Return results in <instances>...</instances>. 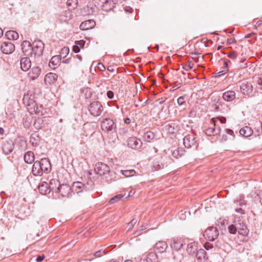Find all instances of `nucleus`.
<instances>
[{"label": "nucleus", "instance_id": "bb28decb", "mask_svg": "<svg viewBox=\"0 0 262 262\" xmlns=\"http://www.w3.org/2000/svg\"><path fill=\"white\" fill-rule=\"evenodd\" d=\"M6 37L9 40H16L18 38L19 35L17 32L15 31H8L5 33Z\"/></svg>", "mask_w": 262, "mask_h": 262}, {"label": "nucleus", "instance_id": "de8ad7c7", "mask_svg": "<svg viewBox=\"0 0 262 262\" xmlns=\"http://www.w3.org/2000/svg\"><path fill=\"white\" fill-rule=\"evenodd\" d=\"M228 56L231 59H235L237 57V54L235 52L232 51L229 54Z\"/></svg>", "mask_w": 262, "mask_h": 262}, {"label": "nucleus", "instance_id": "7c9ffc66", "mask_svg": "<svg viewBox=\"0 0 262 262\" xmlns=\"http://www.w3.org/2000/svg\"><path fill=\"white\" fill-rule=\"evenodd\" d=\"M143 138L145 141L150 142L155 138V135L151 131H148L144 134Z\"/></svg>", "mask_w": 262, "mask_h": 262}, {"label": "nucleus", "instance_id": "c85d7f7f", "mask_svg": "<svg viewBox=\"0 0 262 262\" xmlns=\"http://www.w3.org/2000/svg\"><path fill=\"white\" fill-rule=\"evenodd\" d=\"M66 4L69 10H72L77 8L78 1L77 0H68Z\"/></svg>", "mask_w": 262, "mask_h": 262}, {"label": "nucleus", "instance_id": "79ce46f5", "mask_svg": "<svg viewBox=\"0 0 262 262\" xmlns=\"http://www.w3.org/2000/svg\"><path fill=\"white\" fill-rule=\"evenodd\" d=\"M178 104L180 106H182L185 104L186 102V98L184 96H181L177 99Z\"/></svg>", "mask_w": 262, "mask_h": 262}, {"label": "nucleus", "instance_id": "052dcab7", "mask_svg": "<svg viewBox=\"0 0 262 262\" xmlns=\"http://www.w3.org/2000/svg\"><path fill=\"white\" fill-rule=\"evenodd\" d=\"M226 132L227 134H229L230 135H232L233 134V131L230 129H226Z\"/></svg>", "mask_w": 262, "mask_h": 262}, {"label": "nucleus", "instance_id": "864d4df0", "mask_svg": "<svg viewBox=\"0 0 262 262\" xmlns=\"http://www.w3.org/2000/svg\"><path fill=\"white\" fill-rule=\"evenodd\" d=\"M245 60L246 59H243L241 61V65H240V68H246L247 66V63H245Z\"/></svg>", "mask_w": 262, "mask_h": 262}, {"label": "nucleus", "instance_id": "72a5a7b5", "mask_svg": "<svg viewBox=\"0 0 262 262\" xmlns=\"http://www.w3.org/2000/svg\"><path fill=\"white\" fill-rule=\"evenodd\" d=\"M60 56H54L52 57L49 62V66L51 67V64L53 66H57L59 64L60 61Z\"/></svg>", "mask_w": 262, "mask_h": 262}, {"label": "nucleus", "instance_id": "7ed1b4c3", "mask_svg": "<svg viewBox=\"0 0 262 262\" xmlns=\"http://www.w3.org/2000/svg\"><path fill=\"white\" fill-rule=\"evenodd\" d=\"M102 129L108 133L112 134L116 130V125L113 120L105 119L101 122Z\"/></svg>", "mask_w": 262, "mask_h": 262}, {"label": "nucleus", "instance_id": "4d7b16f0", "mask_svg": "<svg viewBox=\"0 0 262 262\" xmlns=\"http://www.w3.org/2000/svg\"><path fill=\"white\" fill-rule=\"evenodd\" d=\"M45 258V256L44 255H39L37 257L36 259V261L37 262H40L42 260H43V259H44Z\"/></svg>", "mask_w": 262, "mask_h": 262}, {"label": "nucleus", "instance_id": "e2e57ef3", "mask_svg": "<svg viewBox=\"0 0 262 262\" xmlns=\"http://www.w3.org/2000/svg\"><path fill=\"white\" fill-rule=\"evenodd\" d=\"M235 211H236V212L241 213L242 214L244 213V211L242 208L236 209H235Z\"/></svg>", "mask_w": 262, "mask_h": 262}, {"label": "nucleus", "instance_id": "c03bdc74", "mask_svg": "<svg viewBox=\"0 0 262 262\" xmlns=\"http://www.w3.org/2000/svg\"><path fill=\"white\" fill-rule=\"evenodd\" d=\"M204 247L205 248V249H206L207 250H209L210 249H212L213 247V246L212 244H211L209 242H206L204 244Z\"/></svg>", "mask_w": 262, "mask_h": 262}, {"label": "nucleus", "instance_id": "aec40b11", "mask_svg": "<svg viewBox=\"0 0 262 262\" xmlns=\"http://www.w3.org/2000/svg\"><path fill=\"white\" fill-rule=\"evenodd\" d=\"M57 75L53 73H49L47 74L44 78L46 83L51 84L54 83L57 79Z\"/></svg>", "mask_w": 262, "mask_h": 262}, {"label": "nucleus", "instance_id": "6e6d98bb", "mask_svg": "<svg viewBox=\"0 0 262 262\" xmlns=\"http://www.w3.org/2000/svg\"><path fill=\"white\" fill-rule=\"evenodd\" d=\"M238 202H239V204L241 206L246 205L247 204L246 201L244 199H240L239 200Z\"/></svg>", "mask_w": 262, "mask_h": 262}, {"label": "nucleus", "instance_id": "37998d69", "mask_svg": "<svg viewBox=\"0 0 262 262\" xmlns=\"http://www.w3.org/2000/svg\"><path fill=\"white\" fill-rule=\"evenodd\" d=\"M193 63L191 61H189L187 63L185 64L184 68L186 71H189L192 68Z\"/></svg>", "mask_w": 262, "mask_h": 262}, {"label": "nucleus", "instance_id": "09e8293b", "mask_svg": "<svg viewBox=\"0 0 262 262\" xmlns=\"http://www.w3.org/2000/svg\"><path fill=\"white\" fill-rule=\"evenodd\" d=\"M257 83L259 85H262V74L259 75L257 77Z\"/></svg>", "mask_w": 262, "mask_h": 262}, {"label": "nucleus", "instance_id": "9b49d317", "mask_svg": "<svg viewBox=\"0 0 262 262\" xmlns=\"http://www.w3.org/2000/svg\"><path fill=\"white\" fill-rule=\"evenodd\" d=\"M127 144L132 149H138L141 148L142 142L140 139L136 137H130L128 140Z\"/></svg>", "mask_w": 262, "mask_h": 262}, {"label": "nucleus", "instance_id": "a19ab883", "mask_svg": "<svg viewBox=\"0 0 262 262\" xmlns=\"http://www.w3.org/2000/svg\"><path fill=\"white\" fill-rule=\"evenodd\" d=\"M229 232L232 234H235L237 231V228L236 227V225H231L228 227Z\"/></svg>", "mask_w": 262, "mask_h": 262}, {"label": "nucleus", "instance_id": "393cba45", "mask_svg": "<svg viewBox=\"0 0 262 262\" xmlns=\"http://www.w3.org/2000/svg\"><path fill=\"white\" fill-rule=\"evenodd\" d=\"M102 7L104 11H108L115 7V3L113 1L106 0L103 3Z\"/></svg>", "mask_w": 262, "mask_h": 262}, {"label": "nucleus", "instance_id": "423d86ee", "mask_svg": "<svg viewBox=\"0 0 262 262\" xmlns=\"http://www.w3.org/2000/svg\"><path fill=\"white\" fill-rule=\"evenodd\" d=\"M71 191V188L67 184L59 185L57 188H55V192L59 193L63 197L68 196Z\"/></svg>", "mask_w": 262, "mask_h": 262}, {"label": "nucleus", "instance_id": "473e14b6", "mask_svg": "<svg viewBox=\"0 0 262 262\" xmlns=\"http://www.w3.org/2000/svg\"><path fill=\"white\" fill-rule=\"evenodd\" d=\"M147 262H158V257L155 253H150L146 258Z\"/></svg>", "mask_w": 262, "mask_h": 262}, {"label": "nucleus", "instance_id": "39448f33", "mask_svg": "<svg viewBox=\"0 0 262 262\" xmlns=\"http://www.w3.org/2000/svg\"><path fill=\"white\" fill-rule=\"evenodd\" d=\"M44 43L40 40H35L32 43V51L35 56H40L42 54Z\"/></svg>", "mask_w": 262, "mask_h": 262}, {"label": "nucleus", "instance_id": "f257e3e1", "mask_svg": "<svg viewBox=\"0 0 262 262\" xmlns=\"http://www.w3.org/2000/svg\"><path fill=\"white\" fill-rule=\"evenodd\" d=\"M94 170L96 173L105 176V178H107V175L112 176L113 171L110 170V168L108 165L103 163H98L96 164Z\"/></svg>", "mask_w": 262, "mask_h": 262}, {"label": "nucleus", "instance_id": "412c9836", "mask_svg": "<svg viewBox=\"0 0 262 262\" xmlns=\"http://www.w3.org/2000/svg\"><path fill=\"white\" fill-rule=\"evenodd\" d=\"M237 228L238 233L243 236H246L248 234V230L246 226L243 223H238L236 224Z\"/></svg>", "mask_w": 262, "mask_h": 262}, {"label": "nucleus", "instance_id": "f704fd0d", "mask_svg": "<svg viewBox=\"0 0 262 262\" xmlns=\"http://www.w3.org/2000/svg\"><path fill=\"white\" fill-rule=\"evenodd\" d=\"M38 189L41 193H46L48 191V184L46 182H42L38 186Z\"/></svg>", "mask_w": 262, "mask_h": 262}, {"label": "nucleus", "instance_id": "c9c22d12", "mask_svg": "<svg viewBox=\"0 0 262 262\" xmlns=\"http://www.w3.org/2000/svg\"><path fill=\"white\" fill-rule=\"evenodd\" d=\"M121 173L126 177L133 176L136 172L134 170H124L121 171Z\"/></svg>", "mask_w": 262, "mask_h": 262}, {"label": "nucleus", "instance_id": "e433bc0d", "mask_svg": "<svg viewBox=\"0 0 262 262\" xmlns=\"http://www.w3.org/2000/svg\"><path fill=\"white\" fill-rule=\"evenodd\" d=\"M184 154V150L181 149H176L172 152V156L176 158L181 157Z\"/></svg>", "mask_w": 262, "mask_h": 262}, {"label": "nucleus", "instance_id": "0e129e2a", "mask_svg": "<svg viewBox=\"0 0 262 262\" xmlns=\"http://www.w3.org/2000/svg\"><path fill=\"white\" fill-rule=\"evenodd\" d=\"M107 70L108 71H110V72H114V67L113 66H109L108 68H107Z\"/></svg>", "mask_w": 262, "mask_h": 262}, {"label": "nucleus", "instance_id": "58836bf2", "mask_svg": "<svg viewBox=\"0 0 262 262\" xmlns=\"http://www.w3.org/2000/svg\"><path fill=\"white\" fill-rule=\"evenodd\" d=\"M59 182L57 180L52 179L50 181V187L53 190H54L55 191V188H57L56 187L57 185L59 186Z\"/></svg>", "mask_w": 262, "mask_h": 262}, {"label": "nucleus", "instance_id": "b1692460", "mask_svg": "<svg viewBox=\"0 0 262 262\" xmlns=\"http://www.w3.org/2000/svg\"><path fill=\"white\" fill-rule=\"evenodd\" d=\"M167 244L166 242L163 241H159L157 242L155 245V248L157 249L159 252H164L167 248Z\"/></svg>", "mask_w": 262, "mask_h": 262}, {"label": "nucleus", "instance_id": "9d476101", "mask_svg": "<svg viewBox=\"0 0 262 262\" xmlns=\"http://www.w3.org/2000/svg\"><path fill=\"white\" fill-rule=\"evenodd\" d=\"M39 163L40 164V168L43 172L48 173L51 170V165L49 160L48 158H42Z\"/></svg>", "mask_w": 262, "mask_h": 262}, {"label": "nucleus", "instance_id": "5fc2aeb1", "mask_svg": "<svg viewBox=\"0 0 262 262\" xmlns=\"http://www.w3.org/2000/svg\"><path fill=\"white\" fill-rule=\"evenodd\" d=\"M107 96L110 99H112L114 97V93L111 91H108L107 92Z\"/></svg>", "mask_w": 262, "mask_h": 262}, {"label": "nucleus", "instance_id": "69168bd1", "mask_svg": "<svg viewBox=\"0 0 262 262\" xmlns=\"http://www.w3.org/2000/svg\"><path fill=\"white\" fill-rule=\"evenodd\" d=\"M146 229V228L145 226H142V228L140 229L137 230L136 231V233L140 232L141 231H143Z\"/></svg>", "mask_w": 262, "mask_h": 262}, {"label": "nucleus", "instance_id": "8fccbe9b", "mask_svg": "<svg viewBox=\"0 0 262 262\" xmlns=\"http://www.w3.org/2000/svg\"><path fill=\"white\" fill-rule=\"evenodd\" d=\"M73 51L77 53L80 52V48L77 45H75L73 47Z\"/></svg>", "mask_w": 262, "mask_h": 262}, {"label": "nucleus", "instance_id": "ea45409f", "mask_svg": "<svg viewBox=\"0 0 262 262\" xmlns=\"http://www.w3.org/2000/svg\"><path fill=\"white\" fill-rule=\"evenodd\" d=\"M138 220L136 219H133L127 226V228L128 231L132 230L135 224L137 223Z\"/></svg>", "mask_w": 262, "mask_h": 262}, {"label": "nucleus", "instance_id": "a211bd4d", "mask_svg": "<svg viewBox=\"0 0 262 262\" xmlns=\"http://www.w3.org/2000/svg\"><path fill=\"white\" fill-rule=\"evenodd\" d=\"M170 246L176 250H179L183 247V243L180 239L173 238L170 241Z\"/></svg>", "mask_w": 262, "mask_h": 262}, {"label": "nucleus", "instance_id": "49530a36", "mask_svg": "<svg viewBox=\"0 0 262 262\" xmlns=\"http://www.w3.org/2000/svg\"><path fill=\"white\" fill-rule=\"evenodd\" d=\"M19 144L21 145L20 147V150H24L27 146V143L26 141H21L19 142Z\"/></svg>", "mask_w": 262, "mask_h": 262}, {"label": "nucleus", "instance_id": "13d9d810", "mask_svg": "<svg viewBox=\"0 0 262 262\" xmlns=\"http://www.w3.org/2000/svg\"><path fill=\"white\" fill-rule=\"evenodd\" d=\"M86 9H87L86 11L88 12L89 14H92L94 12V10L92 8H90L89 7H87Z\"/></svg>", "mask_w": 262, "mask_h": 262}, {"label": "nucleus", "instance_id": "cd10ccee", "mask_svg": "<svg viewBox=\"0 0 262 262\" xmlns=\"http://www.w3.org/2000/svg\"><path fill=\"white\" fill-rule=\"evenodd\" d=\"M196 250L197 247L195 243L191 242L188 244L187 251L190 255H193L195 254Z\"/></svg>", "mask_w": 262, "mask_h": 262}, {"label": "nucleus", "instance_id": "f3484780", "mask_svg": "<svg viewBox=\"0 0 262 262\" xmlns=\"http://www.w3.org/2000/svg\"><path fill=\"white\" fill-rule=\"evenodd\" d=\"M194 137L193 135H188L186 136L183 139V144L187 148H189L195 143Z\"/></svg>", "mask_w": 262, "mask_h": 262}, {"label": "nucleus", "instance_id": "f8f14e48", "mask_svg": "<svg viewBox=\"0 0 262 262\" xmlns=\"http://www.w3.org/2000/svg\"><path fill=\"white\" fill-rule=\"evenodd\" d=\"M220 131V127H216L215 124H214V122H212L211 126L205 130V134L209 136H215L219 134Z\"/></svg>", "mask_w": 262, "mask_h": 262}, {"label": "nucleus", "instance_id": "603ef678", "mask_svg": "<svg viewBox=\"0 0 262 262\" xmlns=\"http://www.w3.org/2000/svg\"><path fill=\"white\" fill-rule=\"evenodd\" d=\"M236 42V40L234 38H228L227 40V42L229 45L233 44Z\"/></svg>", "mask_w": 262, "mask_h": 262}, {"label": "nucleus", "instance_id": "20e7f679", "mask_svg": "<svg viewBox=\"0 0 262 262\" xmlns=\"http://www.w3.org/2000/svg\"><path fill=\"white\" fill-rule=\"evenodd\" d=\"M219 235V231L216 228L211 227L207 228L204 233V236L205 238L213 241Z\"/></svg>", "mask_w": 262, "mask_h": 262}, {"label": "nucleus", "instance_id": "bf43d9fd", "mask_svg": "<svg viewBox=\"0 0 262 262\" xmlns=\"http://www.w3.org/2000/svg\"><path fill=\"white\" fill-rule=\"evenodd\" d=\"M69 50L67 48H64L62 49V54L65 53V54H67L69 53Z\"/></svg>", "mask_w": 262, "mask_h": 262}, {"label": "nucleus", "instance_id": "6ab92c4d", "mask_svg": "<svg viewBox=\"0 0 262 262\" xmlns=\"http://www.w3.org/2000/svg\"><path fill=\"white\" fill-rule=\"evenodd\" d=\"M236 93L233 91H227L223 94V98L226 101H231L235 98Z\"/></svg>", "mask_w": 262, "mask_h": 262}, {"label": "nucleus", "instance_id": "a18cd8bd", "mask_svg": "<svg viewBox=\"0 0 262 262\" xmlns=\"http://www.w3.org/2000/svg\"><path fill=\"white\" fill-rule=\"evenodd\" d=\"M70 11V10L65 12L66 15L64 16L67 18V19L64 20V21H66L67 20H70L72 18V14Z\"/></svg>", "mask_w": 262, "mask_h": 262}, {"label": "nucleus", "instance_id": "2f4dec72", "mask_svg": "<svg viewBox=\"0 0 262 262\" xmlns=\"http://www.w3.org/2000/svg\"><path fill=\"white\" fill-rule=\"evenodd\" d=\"M43 119L39 117L35 119L34 123V126L36 129H39L43 126Z\"/></svg>", "mask_w": 262, "mask_h": 262}, {"label": "nucleus", "instance_id": "4c0bfd02", "mask_svg": "<svg viewBox=\"0 0 262 262\" xmlns=\"http://www.w3.org/2000/svg\"><path fill=\"white\" fill-rule=\"evenodd\" d=\"M123 196V195L121 194L116 195V196H115L114 197L112 198L110 200L109 203L111 204H114L118 202V201L120 200Z\"/></svg>", "mask_w": 262, "mask_h": 262}, {"label": "nucleus", "instance_id": "c756f323", "mask_svg": "<svg viewBox=\"0 0 262 262\" xmlns=\"http://www.w3.org/2000/svg\"><path fill=\"white\" fill-rule=\"evenodd\" d=\"M84 188V185L79 182L74 183L72 187V189L76 191L77 193H79L82 191H83V189Z\"/></svg>", "mask_w": 262, "mask_h": 262}, {"label": "nucleus", "instance_id": "0eeeda50", "mask_svg": "<svg viewBox=\"0 0 262 262\" xmlns=\"http://www.w3.org/2000/svg\"><path fill=\"white\" fill-rule=\"evenodd\" d=\"M241 92L246 95H249L253 91V86L251 82L244 81L240 85Z\"/></svg>", "mask_w": 262, "mask_h": 262}, {"label": "nucleus", "instance_id": "a878e982", "mask_svg": "<svg viewBox=\"0 0 262 262\" xmlns=\"http://www.w3.org/2000/svg\"><path fill=\"white\" fill-rule=\"evenodd\" d=\"M24 160L26 163L31 164L34 161V153L31 151L27 152L24 155Z\"/></svg>", "mask_w": 262, "mask_h": 262}, {"label": "nucleus", "instance_id": "dca6fc26", "mask_svg": "<svg viewBox=\"0 0 262 262\" xmlns=\"http://www.w3.org/2000/svg\"><path fill=\"white\" fill-rule=\"evenodd\" d=\"M41 73V69L38 67H34L32 68L31 70L28 73V76L32 79H36Z\"/></svg>", "mask_w": 262, "mask_h": 262}, {"label": "nucleus", "instance_id": "3c124183", "mask_svg": "<svg viewBox=\"0 0 262 262\" xmlns=\"http://www.w3.org/2000/svg\"><path fill=\"white\" fill-rule=\"evenodd\" d=\"M85 41H83V40H80V41H77L76 42V45H77L78 46H79V48L80 47H83L84 45H85Z\"/></svg>", "mask_w": 262, "mask_h": 262}, {"label": "nucleus", "instance_id": "5701e85b", "mask_svg": "<svg viewBox=\"0 0 262 262\" xmlns=\"http://www.w3.org/2000/svg\"><path fill=\"white\" fill-rule=\"evenodd\" d=\"M253 133V130L247 126L242 128L239 130V134L245 137L251 136Z\"/></svg>", "mask_w": 262, "mask_h": 262}, {"label": "nucleus", "instance_id": "680f3d73", "mask_svg": "<svg viewBox=\"0 0 262 262\" xmlns=\"http://www.w3.org/2000/svg\"><path fill=\"white\" fill-rule=\"evenodd\" d=\"M101 255V252L100 251H98L94 253V255L96 257H99Z\"/></svg>", "mask_w": 262, "mask_h": 262}, {"label": "nucleus", "instance_id": "4468645a", "mask_svg": "<svg viewBox=\"0 0 262 262\" xmlns=\"http://www.w3.org/2000/svg\"><path fill=\"white\" fill-rule=\"evenodd\" d=\"M95 21L93 19H89L82 22L80 25V29L82 30H88L94 28Z\"/></svg>", "mask_w": 262, "mask_h": 262}, {"label": "nucleus", "instance_id": "ddd939ff", "mask_svg": "<svg viewBox=\"0 0 262 262\" xmlns=\"http://www.w3.org/2000/svg\"><path fill=\"white\" fill-rule=\"evenodd\" d=\"M20 68L25 71H28L31 67V62L29 57L21 58L20 61Z\"/></svg>", "mask_w": 262, "mask_h": 262}, {"label": "nucleus", "instance_id": "338daca9", "mask_svg": "<svg viewBox=\"0 0 262 262\" xmlns=\"http://www.w3.org/2000/svg\"><path fill=\"white\" fill-rule=\"evenodd\" d=\"M135 190H131L129 192V194H128V196H132L134 194H135Z\"/></svg>", "mask_w": 262, "mask_h": 262}, {"label": "nucleus", "instance_id": "f03ea898", "mask_svg": "<svg viewBox=\"0 0 262 262\" xmlns=\"http://www.w3.org/2000/svg\"><path fill=\"white\" fill-rule=\"evenodd\" d=\"M89 110L92 116L96 117L99 116L102 113L103 106L100 102L95 101L91 102Z\"/></svg>", "mask_w": 262, "mask_h": 262}, {"label": "nucleus", "instance_id": "774afa93", "mask_svg": "<svg viewBox=\"0 0 262 262\" xmlns=\"http://www.w3.org/2000/svg\"><path fill=\"white\" fill-rule=\"evenodd\" d=\"M124 122L125 123L128 124L130 122V119L129 118H126L124 120Z\"/></svg>", "mask_w": 262, "mask_h": 262}, {"label": "nucleus", "instance_id": "2eb2a0df", "mask_svg": "<svg viewBox=\"0 0 262 262\" xmlns=\"http://www.w3.org/2000/svg\"><path fill=\"white\" fill-rule=\"evenodd\" d=\"M14 148V144L13 143L10 141H6L4 143L3 146H2V149L3 150V152L6 155H8L10 153H11Z\"/></svg>", "mask_w": 262, "mask_h": 262}, {"label": "nucleus", "instance_id": "1a4fd4ad", "mask_svg": "<svg viewBox=\"0 0 262 262\" xmlns=\"http://www.w3.org/2000/svg\"><path fill=\"white\" fill-rule=\"evenodd\" d=\"M1 50L3 53L9 54L15 50L14 44L9 41L4 42L1 46Z\"/></svg>", "mask_w": 262, "mask_h": 262}, {"label": "nucleus", "instance_id": "4be33fe9", "mask_svg": "<svg viewBox=\"0 0 262 262\" xmlns=\"http://www.w3.org/2000/svg\"><path fill=\"white\" fill-rule=\"evenodd\" d=\"M32 172L35 176H41L42 171L40 168V164L39 161H36L34 162L32 167Z\"/></svg>", "mask_w": 262, "mask_h": 262}, {"label": "nucleus", "instance_id": "6e6552de", "mask_svg": "<svg viewBox=\"0 0 262 262\" xmlns=\"http://www.w3.org/2000/svg\"><path fill=\"white\" fill-rule=\"evenodd\" d=\"M21 49L23 53L27 57L31 56L33 54L32 45L27 40H24L21 43Z\"/></svg>", "mask_w": 262, "mask_h": 262}]
</instances>
